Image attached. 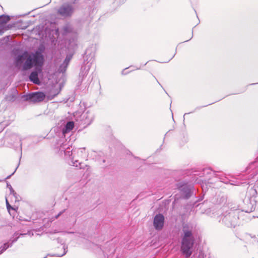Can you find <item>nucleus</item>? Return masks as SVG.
<instances>
[{
    "label": "nucleus",
    "mask_w": 258,
    "mask_h": 258,
    "mask_svg": "<svg viewBox=\"0 0 258 258\" xmlns=\"http://www.w3.org/2000/svg\"><path fill=\"white\" fill-rule=\"evenodd\" d=\"M248 176L247 177L249 181L247 184H253L258 186V157L256 160L250 163L246 169Z\"/></svg>",
    "instance_id": "nucleus-5"
},
{
    "label": "nucleus",
    "mask_w": 258,
    "mask_h": 258,
    "mask_svg": "<svg viewBox=\"0 0 258 258\" xmlns=\"http://www.w3.org/2000/svg\"><path fill=\"white\" fill-rule=\"evenodd\" d=\"M177 188L182 194H196V190L192 184L184 182H180L176 184Z\"/></svg>",
    "instance_id": "nucleus-8"
},
{
    "label": "nucleus",
    "mask_w": 258,
    "mask_h": 258,
    "mask_svg": "<svg viewBox=\"0 0 258 258\" xmlns=\"http://www.w3.org/2000/svg\"><path fill=\"white\" fill-rule=\"evenodd\" d=\"M15 172H16V170H15V171L12 173V174L11 175H10L8 176L6 178V179H8V178H9L12 176V175H13V174H14V173H15Z\"/></svg>",
    "instance_id": "nucleus-29"
},
{
    "label": "nucleus",
    "mask_w": 258,
    "mask_h": 258,
    "mask_svg": "<svg viewBox=\"0 0 258 258\" xmlns=\"http://www.w3.org/2000/svg\"><path fill=\"white\" fill-rule=\"evenodd\" d=\"M56 95V94H54V95H53V97H54V96H55Z\"/></svg>",
    "instance_id": "nucleus-33"
},
{
    "label": "nucleus",
    "mask_w": 258,
    "mask_h": 258,
    "mask_svg": "<svg viewBox=\"0 0 258 258\" xmlns=\"http://www.w3.org/2000/svg\"><path fill=\"white\" fill-rule=\"evenodd\" d=\"M19 195H7L6 201H9L11 203L19 201Z\"/></svg>",
    "instance_id": "nucleus-16"
},
{
    "label": "nucleus",
    "mask_w": 258,
    "mask_h": 258,
    "mask_svg": "<svg viewBox=\"0 0 258 258\" xmlns=\"http://www.w3.org/2000/svg\"><path fill=\"white\" fill-rule=\"evenodd\" d=\"M7 186L9 189L10 194H14V190L13 189V187L11 186V185L10 184L8 183H7Z\"/></svg>",
    "instance_id": "nucleus-25"
},
{
    "label": "nucleus",
    "mask_w": 258,
    "mask_h": 258,
    "mask_svg": "<svg viewBox=\"0 0 258 258\" xmlns=\"http://www.w3.org/2000/svg\"><path fill=\"white\" fill-rule=\"evenodd\" d=\"M85 151V149H79V151H80L82 154H83V151Z\"/></svg>",
    "instance_id": "nucleus-30"
},
{
    "label": "nucleus",
    "mask_w": 258,
    "mask_h": 258,
    "mask_svg": "<svg viewBox=\"0 0 258 258\" xmlns=\"http://www.w3.org/2000/svg\"><path fill=\"white\" fill-rule=\"evenodd\" d=\"M192 230V227L188 224L183 226L181 251L186 257H189L192 254V249L195 242Z\"/></svg>",
    "instance_id": "nucleus-2"
},
{
    "label": "nucleus",
    "mask_w": 258,
    "mask_h": 258,
    "mask_svg": "<svg viewBox=\"0 0 258 258\" xmlns=\"http://www.w3.org/2000/svg\"><path fill=\"white\" fill-rule=\"evenodd\" d=\"M26 234H27L26 233H24V234H23V233L19 234L18 233H14L13 237L10 240V241H11V243H12V244H13V243H14L18 240V239L19 238L20 236H24Z\"/></svg>",
    "instance_id": "nucleus-18"
},
{
    "label": "nucleus",
    "mask_w": 258,
    "mask_h": 258,
    "mask_svg": "<svg viewBox=\"0 0 258 258\" xmlns=\"http://www.w3.org/2000/svg\"><path fill=\"white\" fill-rule=\"evenodd\" d=\"M164 222V217L163 215L159 214L156 215L154 218V226L156 230H160L163 228Z\"/></svg>",
    "instance_id": "nucleus-11"
},
{
    "label": "nucleus",
    "mask_w": 258,
    "mask_h": 258,
    "mask_svg": "<svg viewBox=\"0 0 258 258\" xmlns=\"http://www.w3.org/2000/svg\"><path fill=\"white\" fill-rule=\"evenodd\" d=\"M74 9L71 4L66 3L62 5L57 10V13L61 16L67 18L71 17L74 13Z\"/></svg>",
    "instance_id": "nucleus-7"
},
{
    "label": "nucleus",
    "mask_w": 258,
    "mask_h": 258,
    "mask_svg": "<svg viewBox=\"0 0 258 258\" xmlns=\"http://www.w3.org/2000/svg\"><path fill=\"white\" fill-rule=\"evenodd\" d=\"M63 248L64 249L63 253L62 254H61V255H58V254L56 255L57 256H63V255H64L66 253L67 251L66 250V249L64 248V246H63Z\"/></svg>",
    "instance_id": "nucleus-27"
},
{
    "label": "nucleus",
    "mask_w": 258,
    "mask_h": 258,
    "mask_svg": "<svg viewBox=\"0 0 258 258\" xmlns=\"http://www.w3.org/2000/svg\"><path fill=\"white\" fill-rule=\"evenodd\" d=\"M84 66H82L81 68L80 73V75L83 77L86 76L88 74L91 66V63L89 62H87L86 63L84 62Z\"/></svg>",
    "instance_id": "nucleus-14"
},
{
    "label": "nucleus",
    "mask_w": 258,
    "mask_h": 258,
    "mask_svg": "<svg viewBox=\"0 0 258 258\" xmlns=\"http://www.w3.org/2000/svg\"><path fill=\"white\" fill-rule=\"evenodd\" d=\"M43 60L42 54L40 52L36 51L29 55L23 65L24 70H29L33 66L36 67L35 70L30 74L29 79L31 82L37 85H39L41 83L38 76V74L41 72Z\"/></svg>",
    "instance_id": "nucleus-1"
},
{
    "label": "nucleus",
    "mask_w": 258,
    "mask_h": 258,
    "mask_svg": "<svg viewBox=\"0 0 258 258\" xmlns=\"http://www.w3.org/2000/svg\"><path fill=\"white\" fill-rule=\"evenodd\" d=\"M242 216L237 206H230L229 209L223 214L222 222L227 227H235L238 219L242 218Z\"/></svg>",
    "instance_id": "nucleus-3"
},
{
    "label": "nucleus",
    "mask_w": 258,
    "mask_h": 258,
    "mask_svg": "<svg viewBox=\"0 0 258 258\" xmlns=\"http://www.w3.org/2000/svg\"><path fill=\"white\" fill-rule=\"evenodd\" d=\"M214 174H215L214 172L210 168H204L195 174L200 178H203V179H199V182H201V186L203 194H205L208 189L211 187L209 180L211 178Z\"/></svg>",
    "instance_id": "nucleus-4"
},
{
    "label": "nucleus",
    "mask_w": 258,
    "mask_h": 258,
    "mask_svg": "<svg viewBox=\"0 0 258 258\" xmlns=\"http://www.w3.org/2000/svg\"><path fill=\"white\" fill-rule=\"evenodd\" d=\"M251 189H252V191L249 190V192H251L252 194H256L257 191L255 189H253L252 187H251Z\"/></svg>",
    "instance_id": "nucleus-28"
},
{
    "label": "nucleus",
    "mask_w": 258,
    "mask_h": 258,
    "mask_svg": "<svg viewBox=\"0 0 258 258\" xmlns=\"http://www.w3.org/2000/svg\"><path fill=\"white\" fill-rule=\"evenodd\" d=\"M124 71H125V70H124L122 72V74H126V73H124Z\"/></svg>",
    "instance_id": "nucleus-32"
},
{
    "label": "nucleus",
    "mask_w": 258,
    "mask_h": 258,
    "mask_svg": "<svg viewBox=\"0 0 258 258\" xmlns=\"http://www.w3.org/2000/svg\"><path fill=\"white\" fill-rule=\"evenodd\" d=\"M94 119L93 114L89 111L84 112L81 115V124L87 126L91 124Z\"/></svg>",
    "instance_id": "nucleus-10"
},
{
    "label": "nucleus",
    "mask_w": 258,
    "mask_h": 258,
    "mask_svg": "<svg viewBox=\"0 0 258 258\" xmlns=\"http://www.w3.org/2000/svg\"><path fill=\"white\" fill-rule=\"evenodd\" d=\"M27 54L25 53L22 55H18L16 58L15 62L17 66L20 65L23 61L24 59H25Z\"/></svg>",
    "instance_id": "nucleus-17"
},
{
    "label": "nucleus",
    "mask_w": 258,
    "mask_h": 258,
    "mask_svg": "<svg viewBox=\"0 0 258 258\" xmlns=\"http://www.w3.org/2000/svg\"><path fill=\"white\" fill-rule=\"evenodd\" d=\"M45 94L41 92L29 94L25 96L26 100H31L33 102H39L45 99Z\"/></svg>",
    "instance_id": "nucleus-9"
},
{
    "label": "nucleus",
    "mask_w": 258,
    "mask_h": 258,
    "mask_svg": "<svg viewBox=\"0 0 258 258\" xmlns=\"http://www.w3.org/2000/svg\"><path fill=\"white\" fill-rule=\"evenodd\" d=\"M243 205L240 210V212L242 216L245 213H249L252 212L256 206L255 196L253 195H246L243 200Z\"/></svg>",
    "instance_id": "nucleus-6"
},
{
    "label": "nucleus",
    "mask_w": 258,
    "mask_h": 258,
    "mask_svg": "<svg viewBox=\"0 0 258 258\" xmlns=\"http://www.w3.org/2000/svg\"><path fill=\"white\" fill-rule=\"evenodd\" d=\"M6 201L7 208L8 211H9V213L11 215L12 214L11 213V211H10L11 209H12V210L14 211V213H15L16 209L11 206L9 201Z\"/></svg>",
    "instance_id": "nucleus-22"
},
{
    "label": "nucleus",
    "mask_w": 258,
    "mask_h": 258,
    "mask_svg": "<svg viewBox=\"0 0 258 258\" xmlns=\"http://www.w3.org/2000/svg\"><path fill=\"white\" fill-rule=\"evenodd\" d=\"M72 58V55H68L63 63L61 64L58 69V72L59 73H64L68 68V66L70 63V60Z\"/></svg>",
    "instance_id": "nucleus-13"
},
{
    "label": "nucleus",
    "mask_w": 258,
    "mask_h": 258,
    "mask_svg": "<svg viewBox=\"0 0 258 258\" xmlns=\"http://www.w3.org/2000/svg\"><path fill=\"white\" fill-rule=\"evenodd\" d=\"M64 155L66 156H71L73 152L72 150H70V148L69 147H67L66 150L64 151Z\"/></svg>",
    "instance_id": "nucleus-24"
},
{
    "label": "nucleus",
    "mask_w": 258,
    "mask_h": 258,
    "mask_svg": "<svg viewBox=\"0 0 258 258\" xmlns=\"http://www.w3.org/2000/svg\"><path fill=\"white\" fill-rule=\"evenodd\" d=\"M12 246V243L9 244L8 242L4 243V245L0 247V254L2 253L7 249H8L10 247H11Z\"/></svg>",
    "instance_id": "nucleus-20"
},
{
    "label": "nucleus",
    "mask_w": 258,
    "mask_h": 258,
    "mask_svg": "<svg viewBox=\"0 0 258 258\" xmlns=\"http://www.w3.org/2000/svg\"><path fill=\"white\" fill-rule=\"evenodd\" d=\"M10 18L9 16L6 15L0 16V32H1L4 28L5 24L9 21Z\"/></svg>",
    "instance_id": "nucleus-15"
},
{
    "label": "nucleus",
    "mask_w": 258,
    "mask_h": 258,
    "mask_svg": "<svg viewBox=\"0 0 258 258\" xmlns=\"http://www.w3.org/2000/svg\"><path fill=\"white\" fill-rule=\"evenodd\" d=\"M2 180L1 179H0V182L2 181Z\"/></svg>",
    "instance_id": "nucleus-34"
},
{
    "label": "nucleus",
    "mask_w": 258,
    "mask_h": 258,
    "mask_svg": "<svg viewBox=\"0 0 258 258\" xmlns=\"http://www.w3.org/2000/svg\"><path fill=\"white\" fill-rule=\"evenodd\" d=\"M69 163H70V164H71L73 166H76V167H78L79 165H80V163L79 162L78 160H76L74 161V158H72L71 159V161Z\"/></svg>",
    "instance_id": "nucleus-23"
},
{
    "label": "nucleus",
    "mask_w": 258,
    "mask_h": 258,
    "mask_svg": "<svg viewBox=\"0 0 258 258\" xmlns=\"http://www.w3.org/2000/svg\"><path fill=\"white\" fill-rule=\"evenodd\" d=\"M190 195H185V199H188L189 197V196Z\"/></svg>",
    "instance_id": "nucleus-31"
},
{
    "label": "nucleus",
    "mask_w": 258,
    "mask_h": 258,
    "mask_svg": "<svg viewBox=\"0 0 258 258\" xmlns=\"http://www.w3.org/2000/svg\"><path fill=\"white\" fill-rule=\"evenodd\" d=\"M65 211V210L60 211L57 215L55 216V219H57L59 216H60Z\"/></svg>",
    "instance_id": "nucleus-26"
},
{
    "label": "nucleus",
    "mask_w": 258,
    "mask_h": 258,
    "mask_svg": "<svg viewBox=\"0 0 258 258\" xmlns=\"http://www.w3.org/2000/svg\"><path fill=\"white\" fill-rule=\"evenodd\" d=\"M74 126V123L73 121H69L67 123L65 126V132L71 131Z\"/></svg>",
    "instance_id": "nucleus-19"
},
{
    "label": "nucleus",
    "mask_w": 258,
    "mask_h": 258,
    "mask_svg": "<svg viewBox=\"0 0 258 258\" xmlns=\"http://www.w3.org/2000/svg\"><path fill=\"white\" fill-rule=\"evenodd\" d=\"M215 175L219 178L221 182H223L225 184L229 183L231 185H240L241 184H244L246 183V181L240 182L237 180L235 181L231 180L228 179L226 177L223 175H220V174H215Z\"/></svg>",
    "instance_id": "nucleus-12"
},
{
    "label": "nucleus",
    "mask_w": 258,
    "mask_h": 258,
    "mask_svg": "<svg viewBox=\"0 0 258 258\" xmlns=\"http://www.w3.org/2000/svg\"><path fill=\"white\" fill-rule=\"evenodd\" d=\"M15 94L7 96L6 98L7 100L9 101H12V102L14 101L15 100L17 95L18 94L17 91L16 90H15Z\"/></svg>",
    "instance_id": "nucleus-21"
}]
</instances>
